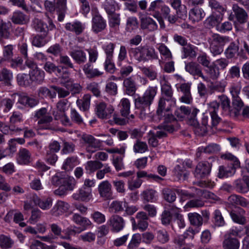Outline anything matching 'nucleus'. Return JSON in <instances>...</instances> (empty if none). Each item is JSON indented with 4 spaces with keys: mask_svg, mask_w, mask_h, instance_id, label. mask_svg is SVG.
<instances>
[{
    "mask_svg": "<svg viewBox=\"0 0 249 249\" xmlns=\"http://www.w3.org/2000/svg\"><path fill=\"white\" fill-rule=\"evenodd\" d=\"M171 9L165 4L163 0H155L151 1L147 9V14L152 15L157 20L161 19V16L167 18L171 24H174L177 21V17L171 15Z\"/></svg>",
    "mask_w": 249,
    "mask_h": 249,
    "instance_id": "1",
    "label": "nucleus"
},
{
    "mask_svg": "<svg viewBox=\"0 0 249 249\" xmlns=\"http://www.w3.org/2000/svg\"><path fill=\"white\" fill-rule=\"evenodd\" d=\"M24 105L27 107H33L38 103V101L30 98L24 93H15L11 95L10 98H5L0 102V107L11 109L15 102Z\"/></svg>",
    "mask_w": 249,
    "mask_h": 249,
    "instance_id": "2",
    "label": "nucleus"
},
{
    "mask_svg": "<svg viewBox=\"0 0 249 249\" xmlns=\"http://www.w3.org/2000/svg\"><path fill=\"white\" fill-rule=\"evenodd\" d=\"M129 52L132 53L135 59L138 62H146L158 59V54L154 48L151 46L145 45L131 48Z\"/></svg>",
    "mask_w": 249,
    "mask_h": 249,
    "instance_id": "3",
    "label": "nucleus"
},
{
    "mask_svg": "<svg viewBox=\"0 0 249 249\" xmlns=\"http://www.w3.org/2000/svg\"><path fill=\"white\" fill-rule=\"evenodd\" d=\"M210 52L213 56L220 54L223 51V47L230 42V38L218 34L212 33L208 38Z\"/></svg>",
    "mask_w": 249,
    "mask_h": 249,
    "instance_id": "4",
    "label": "nucleus"
},
{
    "mask_svg": "<svg viewBox=\"0 0 249 249\" xmlns=\"http://www.w3.org/2000/svg\"><path fill=\"white\" fill-rule=\"evenodd\" d=\"M156 87H149L142 97H138L135 100V105L137 109L149 108L155 95L157 94Z\"/></svg>",
    "mask_w": 249,
    "mask_h": 249,
    "instance_id": "5",
    "label": "nucleus"
},
{
    "mask_svg": "<svg viewBox=\"0 0 249 249\" xmlns=\"http://www.w3.org/2000/svg\"><path fill=\"white\" fill-rule=\"evenodd\" d=\"M48 25L41 19L35 18L33 20V26L34 29L38 32L42 33L45 36H47L49 31H52L55 28L52 20L48 17Z\"/></svg>",
    "mask_w": 249,
    "mask_h": 249,
    "instance_id": "6",
    "label": "nucleus"
},
{
    "mask_svg": "<svg viewBox=\"0 0 249 249\" xmlns=\"http://www.w3.org/2000/svg\"><path fill=\"white\" fill-rule=\"evenodd\" d=\"M160 82L161 86V91L162 94L166 97L169 98L170 99L167 100V101L170 102L171 104L170 107H167L166 109H170L171 107H175L176 101L175 99L172 98L173 94V91L170 84L166 79L165 75H161L160 77Z\"/></svg>",
    "mask_w": 249,
    "mask_h": 249,
    "instance_id": "7",
    "label": "nucleus"
},
{
    "mask_svg": "<svg viewBox=\"0 0 249 249\" xmlns=\"http://www.w3.org/2000/svg\"><path fill=\"white\" fill-rule=\"evenodd\" d=\"M199 110H176L175 114L179 120L185 119L191 125H196L198 122L196 115Z\"/></svg>",
    "mask_w": 249,
    "mask_h": 249,
    "instance_id": "8",
    "label": "nucleus"
},
{
    "mask_svg": "<svg viewBox=\"0 0 249 249\" xmlns=\"http://www.w3.org/2000/svg\"><path fill=\"white\" fill-rule=\"evenodd\" d=\"M212 164L208 161L199 162L196 166L194 174L197 179H202L207 177L210 174Z\"/></svg>",
    "mask_w": 249,
    "mask_h": 249,
    "instance_id": "9",
    "label": "nucleus"
},
{
    "mask_svg": "<svg viewBox=\"0 0 249 249\" xmlns=\"http://www.w3.org/2000/svg\"><path fill=\"white\" fill-rule=\"evenodd\" d=\"M31 201L34 205L38 206L42 210H48L52 206L53 199L51 197L40 198L36 194H33L30 196Z\"/></svg>",
    "mask_w": 249,
    "mask_h": 249,
    "instance_id": "10",
    "label": "nucleus"
},
{
    "mask_svg": "<svg viewBox=\"0 0 249 249\" xmlns=\"http://www.w3.org/2000/svg\"><path fill=\"white\" fill-rule=\"evenodd\" d=\"M47 110H38L36 113V117L39 119L38 124L39 128L42 129H51L50 123L53 120L51 113L47 112Z\"/></svg>",
    "mask_w": 249,
    "mask_h": 249,
    "instance_id": "11",
    "label": "nucleus"
},
{
    "mask_svg": "<svg viewBox=\"0 0 249 249\" xmlns=\"http://www.w3.org/2000/svg\"><path fill=\"white\" fill-rule=\"evenodd\" d=\"M82 140L84 142V146L88 152L94 153L100 146V141L90 135H83Z\"/></svg>",
    "mask_w": 249,
    "mask_h": 249,
    "instance_id": "12",
    "label": "nucleus"
},
{
    "mask_svg": "<svg viewBox=\"0 0 249 249\" xmlns=\"http://www.w3.org/2000/svg\"><path fill=\"white\" fill-rule=\"evenodd\" d=\"M232 10L234 14L236 22L240 24H244L248 21L249 15L247 12L237 4L232 5Z\"/></svg>",
    "mask_w": 249,
    "mask_h": 249,
    "instance_id": "13",
    "label": "nucleus"
},
{
    "mask_svg": "<svg viewBox=\"0 0 249 249\" xmlns=\"http://www.w3.org/2000/svg\"><path fill=\"white\" fill-rule=\"evenodd\" d=\"M178 90L181 92L183 95L179 98V101L187 104H191L193 98L191 93V84L189 83H183L178 88Z\"/></svg>",
    "mask_w": 249,
    "mask_h": 249,
    "instance_id": "14",
    "label": "nucleus"
},
{
    "mask_svg": "<svg viewBox=\"0 0 249 249\" xmlns=\"http://www.w3.org/2000/svg\"><path fill=\"white\" fill-rule=\"evenodd\" d=\"M111 184L107 180L102 181L98 186V191L101 197L105 200L110 199L112 196Z\"/></svg>",
    "mask_w": 249,
    "mask_h": 249,
    "instance_id": "15",
    "label": "nucleus"
},
{
    "mask_svg": "<svg viewBox=\"0 0 249 249\" xmlns=\"http://www.w3.org/2000/svg\"><path fill=\"white\" fill-rule=\"evenodd\" d=\"M170 3L171 6L176 10L177 19L178 18L184 19L187 16V10L186 6L182 4L181 0H170Z\"/></svg>",
    "mask_w": 249,
    "mask_h": 249,
    "instance_id": "16",
    "label": "nucleus"
},
{
    "mask_svg": "<svg viewBox=\"0 0 249 249\" xmlns=\"http://www.w3.org/2000/svg\"><path fill=\"white\" fill-rule=\"evenodd\" d=\"M185 69L192 75L201 77L207 81V78L203 75L201 67L198 63L193 61L188 62L185 64Z\"/></svg>",
    "mask_w": 249,
    "mask_h": 249,
    "instance_id": "17",
    "label": "nucleus"
},
{
    "mask_svg": "<svg viewBox=\"0 0 249 249\" xmlns=\"http://www.w3.org/2000/svg\"><path fill=\"white\" fill-rule=\"evenodd\" d=\"M234 187L239 193L245 194L249 191V176H244L242 178L234 180Z\"/></svg>",
    "mask_w": 249,
    "mask_h": 249,
    "instance_id": "18",
    "label": "nucleus"
},
{
    "mask_svg": "<svg viewBox=\"0 0 249 249\" xmlns=\"http://www.w3.org/2000/svg\"><path fill=\"white\" fill-rule=\"evenodd\" d=\"M170 111L171 110H157L156 114L153 116L152 119L155 122L163 120L165 123H171L175 121L176 118Z\"/></svg>",
    "mask_w": 249,
    "mask_h": 249,
    "instance_id": "19",
    "label": "nucleus"
},
{
    "mask_svg": "<svg viewBox=\"0 0 249 249\" xmlns=\"http://www.w3.org/2000/svg\"><path fill=\"white\" fill-rule=\"evenodd\" d=\"M109 224L113 232H118L123 229L125 221L123 218L118 215H112L109 220Z\"/></svg>",
    "mask_w": 249,
    "mask_h": 249,
    "instance_id": "20",
    "label": "nucleus"
},
{
    "mask_svg": "<svg viewBox=\"0 0 249 249\" xmlns=\"http://www.w3.org/2000/svg\"><path fill=\"white\" fill-rule=\"evenodd\" d=\"M71 220L75 224L80 226L78 227L84 231L92 225L91 222L88 218L83 217L77 213H74L72 214Z\"/></svg>",
    "mask_w": 249,
    "mask_h": 249,
    "instance_id": "21",
    "label": "nucleus"
},
{
    "mask_svg": "<svg viewBox=\"0 0 249 249\" xmlns=\"http://www.w3.org/2000/svg\"><path fill=\"white\" fill-rule=\"evenodd\" d=\"M245 211L241 207H235L230 212V215L232 221L239 224L245 223Z\"/></svg>",
    "mask_w": 249,
    "mask_h": 249,
    "instance_id": "22",
    "label": "nucleus"
},
{
    "mask_svg": "<svg viewBox=\"0 0 249 249\" xmlns=\"http://www.w3.org/2000/svg\"><path fill=\"white\" fill-rule=\"evenodd\" d=\"M70 208V205L66 202L58 200L51 209V213L54 216H59L67 213Z\"/></svg>",
    "mask_w": 249,
    "mask_h": 249,
    "instance_id": "23",
    "label": "nucleus"
},
{
    "mask_svg": "<svg viewBox=\"0 0 249 249\" xmlns=\"http://www.w3.org/2000/svg\"><path fill=\"white\" fill-rule=\"evenodd\" d=\"M219 101H213L210 102L209 107L212 109H218L219 107L222 109H228L230 107V100L225 95L218 96Z\"/></svg>",
    "mask_w": 249,
    "mask_h": 249,
    "instance_id": "24",
    "label": "nucleus"
},
{
    "mask_svg": "<svg viewBox=\"0 0 249 249\" xmlns=\"http://www.w3.org/2000/svg\"><path fill=\"white\" fill-rule=\"evenodd\" d=\"M220 149L219 145L215 143H211L205 147H199L196 150V157L200 159L202 153L213 154L218 152Z\"/></svg>",
    "mask_w": 249,
    "mask_h": 249,
    "instance_id": "25",
    "label": "nucleus"
},
{
    "mask_svg": "<svg viewBox=\"0 0 249 249\" xmlns=\"http://www.w3.org/2000/svg\"><path fill=\"white\" fill-rule=\"evenodd\" d=\"M223 249H239L240 242L234 237H230L229 235H225L222 242Z\"/></svg>",
    "mask_w": 249,
    "mask_h": 249,
    "instance_id": "26",
    "label": "nucleus"
},
{
    "mask_svg": "<svg viewBox=\"0 0 249 249\" xmlns=\"http://www.w3.org/2000/svg\"><path fill=\"white\" fill-rule=\"evenodd\" d=\"M17 160L19 164H28L31 162V153L26 148H20L18 152Z\"/></svg>",
    "mask_w": 249,
    "mask_h": 249,
    "instance_id": "27",
    "label": "nucleus"
},
{
    "mask_svg": "<svg viewBox=\"0 0 249 249\" xmlns=\"http://www.w3.org/2000/svg\"><path fill=\"white\" fill-rule=\"evenodd\" d=\"M106 27V21L99 15L94 16L92 20V30L98 33L104 30Z\"/></svg>",
    "mask_w": 249,
    "mask_h": 249,
    "instance_id": "28",
    "label": "nucleus"
},
{
    "mask_svg": "<svg viewBox=\"0 0 249 249\" xmlns=\"http://www.w3.org/2000/svg\"><path fill=\"white\" fill-rule=\"evenodd\" d=\"M82 70L87 78H93L99 77L103 74V72L99 71L97 69H94L91 63H87L82 67Z\"/></svg>",
    "mask_w": 249,
    "mask_h": 249,
    "instance_id": "29",
    "label": "nucleus"
},
{
    "mask_svg": "<svg viewBox=\"0 0 249 249\" xmlns=\"http://www.w3.org/2000/svg\"><path fill=\"white\" fill-rule=\"evenodd\" d=\"M141 27L142 29L154 31L157 29L158 25L151 18L147 17L141 18Z\"/></svg>",
    "mask_w": 249,
    "mask_h": 249,
    "instance_id": "30",
    "label": "nucleus"
},
{
    "mask_svg": "<svg viewBox=\"0 0 249 249\" xmlns=\"http://www.w3.org/2000/svg\"><path fill=\"white\" fill-rule=\"evenodd\" d=\"M91 196V189L82 187L78 193L73 194L72 197L76 200L82 201H89Z\"/></svg>",
    "mask_w": 249,
    "mask_h": 249,
    "instance_id": "31",
    "label": "nucleus"
},
{
    "mask_svg": "<svg viewBox=\"0 0 249 249\" xmlns=\"http://www.w3.org/2000/svg\"><path fill=\"white\" fill-rule=\"evenodd\" d=\"M13 23L16 24H26L29 21V17L20 11H17L13 13L11 18Z\"/></svg>",
    "mask_w": 249,
    "mask_h": 249,
    "instance_id": "32",
    "label": "nucleus"
},
{
    "mask_svg": "<svg viewBox=\"0 0 249 249\" xmlns=\"http://www.w3.org/2000/svg\"><path fill=\"white\" fill-rule=\"evenodd\" d=\"M124 92L130 96L135 94L137 89L134 80L131 77L125 78L123 82Z\"/></svg>",
    "mask_w": 249,
    "mask_h": 249,
    "instance_id": "33",
    "label": "nucleus"
},
{
    "mask_svg": "<svg viewBox=\"0 0 249 249\" xmlns=\"http://www.w3.org/2000/svg\"><path fill=\"white\" fill-rule=\"evenodd\" d=\"M189 174V172L185 170L183 165H177L173 170V176L178 181L186 179Z\"/></svg>",
    "mask_w": 249,
    "mask_h": 249,
    "instance_id": "34",
    "label": "nucleus"
},
{
    "mask_svg": "<svg viewBox=\"0 0 249 249\" xmlns=\"http://www.w3.org/2000/svg\"><path fill=\"white\" fill-rule=\"evenodd\" d=\"M65 28L67 31L72 32L76 35H79L83 33L85 27L84 24L81 22L75 21L66 23Z\"/></svg>",
    "mask_w": 249,
    "mask_h": 249,
    "instance_id": "35",
    "label": "nucleus"
},
{
    "mask_svg": "<svg viewBox=\"0 0 249 249\" xmlns=\"http://www.w3.org/2000/svg\"><path fill=\"white\" fill-rule=\"evenodd\" d=\"M70 54L79 65L84 64L87 61L86 53L82 50H74L70 52Z\"/></svg>",
    "mask_w": 249,
    "mask_h": 249,
    "instance_id": "36",
    "label": "nucleus"
},
{
    "mask_svg": "<svg viewBox=\"0 0 249 249\" xmlns=\"http://www.w3.org/2000/svg\"><path fill=\"white\" fill-rule=\"evenodd\" d=\"M205 15V14L203 9L198 7L193 8L189 12V18L193 22L200 21Z\"/></svg>",
    "mask_w": 249,
    "mask_h": 249,
    "instance_id": "37",
    "label": "nucleus"
},
{
    "mask_svg": "<svg viewBox=\"0 0 249 249\" xmlns=\"http://www.w3.org/2000/svg\"><path fill=\"white\" fill-rule=\"evenodd\" d=\"M197 47L189 44L182 48V58H186L187 57L195 58L196 56Z\"/></svg>",
    "mask_w": 249,
    "mask_h": 249,
    "instance_id": "38",
    "label": "nucleus"
},
{
    "mask_svg": "<svg viewBox=\"0 0 249 249\" xmlns=\"http://www.w3.org/2000/svg\"><path fill=\"white\" fill-rule=\"evenodd\" d=\"M142 198L146 202H154L158 199L157 192L153 189H147L141 194Z\"/></svg>",
    "mask_w": 249,
    "mask_h": 249,
    "instance_id": "39",
    "label": "nucleus"
},
{
    "mask_svg": "<svg viewBox=\"0 0 249 249\" xmlns=\"http://www.w3.org/2000/svg\"><path fill=\"white\" fill-rule=\"evenodd\" d=\"M56 9L58 14V19L62 21L65 17L67 9V0H56Z\"/></svg>",
    "mask_w": 249,
    "mask_h": 249,
    "instance_id": "40",
    "label": "nucleus"
},
{
    "mask_svg": "<svg viewBox=\"0 0 249 249\" xmlns=\"http://www.w3.org/2000/svg\"><path fill=\"white\" fill-rule=\"evenodd\" d=\"M103 167V164L99 160H90L88 161L85 165L86 170L91 174Z\"/></svg>",
    "mask_w": 249,
    "mask_h": 249,
    "instance_id": "41",
    "label": "nucleus"
},
{
    "mask_svg": "<svg viewBox=\"0 0 249 249\" xmlns=\"http://www.w3.org/2000/svg\"><path fill=\"white\" fill-rule=\"evenodd\" d=\"M239 46L234 42H231L225 51V55L227 59H231L238 55Z\"/></svg>",
    "mask_w": 249,
    "mask_h": 249,
    "instance_id": "42",
    "label": "nucleus"
},
{
    "mask_svg": "<svg viewBox=\"0 0 249 249\" xmlns=\"http://www.w3.org/2000/svg\"><path fill=\"white\" fill-rule=\"evenodd\" d=\"M188 218L192 225L199 227L203 224L202 216L196 213H189L188 214Z\"/></svg>",
    "mask_w": 249,
    "mask_h": 249,
    "instance_id": "43",
    "label": "nucleus"
},
{
    "mask_svg": "<svg viewBox=\"0 0 249 249\" xmlns=\"http://www.w3.org/2000/svg\"><path fill=\"white\" fill-rule=\"evenodd\" d=\"M157 128L159 130L156 132V134H155V135L159 139L166 137L167 136L166 132H172L174 130V128L171 125L160 124Z\"/></svg>",
    "mask_w": 249,
    "mask_h": 249,
    "instance_id": "44",
    "label": "nucleus"
},
{
    "mask_svg": "<svg viewBox=\"0 0 249 249\" xmlns=\"http://www.w3.org/2000/svg\"><path fill=\"white\" fill-rule=\"evenodd\" d=\"M14 47L12 45H4L2 49V58L0 60V64L3 61L10 60L13 56Z\"/></svg>",
    "mask_w": 249,
    "mask_h": 249,
    "instance_id": "45",
    "label": "nucleus"
},
{
    "mask_svg": "<svg viewBox=\"0 0 249 249\" xmlns=\"http://www.w3.org/2000/svg\"><path fill=\"white\" fill-rule=\"evenodd\" d=\"M78 164L77 158L75 157H69L64 161L62 169L66 171H71Z\"/></svg>",
    "mask_w": 249,
    "mask_h": 249,
    "instance_id": "46",
    "label": "nucleus"
},
{
    "mask_svg": "<svg viewBox=\"0 0 249 249\" xmlns=\"http://www.w3.org/2000/svg\"><path fill=\"white\" fill-rule=\"evenodd\" d=\"M29 75L32 81L41 82L44 79V72L37 68L35 69L31 70L29 72Z\"/></svg>",
    "mask_w": 249,
    "mask_h": 249,
    "instance_id": "47",
    "label": "nucleus"
},
{
    "mask_svg": "<svg viewBox=\"0 0 249 249\" xmlns=\"http://www.w3.org/2000/svg\"><path fill=\"white\" fill-rule=\"evenodd\" d=\"M236 167L233 166L230 168L229 167L225 168L223 166H220L219 167V172L218 177L219 178H228L232 176L235 172V168Z\"/></svg>",
    "mask_w": 249,
    "mask_h": 249,
    "instance_id": "48",
    "label": "nucleus"
},
{
    "mask_svg": "<svg viewBox=\"0 0 249 249\" xmlns=\"http://www.w3.org/2000/svg\"><path fill=\"white\" fill-rule=\"evenodd\" d=\"M125 205V201L115 200L111 202L109 208L115 213H121L124 211Z\"/></svg>",
    "mask_w": 249,
    "mask_h": 249,
    "instance_id": "49",
    "label": "nucleus"
},
{
    "mask_svg": "<svg viewBox=\"0 0 249 249\" xmlns=\"http://www.w3.org/2000/svg\"><path fill=\"white\" fill-rule=\"evenodd\" d=\"M164 199L169 203L174 202L176 199V190L165 188L162 190Z\"/></svg>",
    "mask_w": 249,
    "mask_h": 249,
    "instance_id": "50",
    "label": "nucleus"
},
{
    "mask_svg": "<svg viewBox=\"0 0 249 249\" xmlns=\"http://www.w3.org/2000/svg\"><path fill=\"white\" fill-rule=\"evenodd\" d=\"M242 88V83L241 81L234 82L231 83L229 88V91L232 97H237L238 96Z\"/></svg>",
    "mask_w": 249,
    "mask_h": 249,
    "instance_id": "51",
    "label": "nucleus"
},
{
    "mask_svg": "<svg viewBox=\"0 0 249 249\" xmlns=\"http://www.w3.org/2000/svg\"><path fill=\"white\" fill-rule=\"evenodd\" d=\"M38 95L42 98L47 97L53 98L56 96V92L53 91V90H50L46 87H42L38 90Z\"/></svg>",
    "mask_w": 249,
    "mask_h": 249,
    "instance_id": "52",
    "label": "nucleus"
},
{
    "mask_svg": "<svg viewBox=\"0 0 249 249\" xmlns=\"http://www.w3.org/2000/svg\"><path fill=\"white\" fill-rule=\"evenodd\" d=\"M148 150L145 142L137 140L133 145V151L135 153H143Z\"/></svg>",
    "mask_w": 249,
    "mask_h": 249,
    "instance_id": "53",
    "label": "nucleus"
},
{
    "mask_svg": "<svg viewBox=\"0 0 249 249\" xmlns=\"http://www.w3.org/2000/svg\"><path fill=\"white\" fill-rule=\"evenodd\" d=\"M43 34L42 35H36L32 39V43L33 46L37 47H41L44 46L48 42Z\"/></svg>",
    "mask_w": 249,
    "mask_h": 249,
    "instance_id": "54",
    "label": "nucleus"
},
{
    "mask_svg": "<svg viewBox=\"0 0 249 249\" xmlns=\"http://www.w3.org/2000/svg\"><path fill=\"white\" fill-rule=\"evenodd\" d=\"M138 27V21L135 17H130L127 18L126 23V30L131 32L137 29Z\"/></svg>",
    "mask_w": 249,
    "mask_h": 249,
    "instance_id": "55",
    "label": "nucleus"
},
{
    "mask_svg": "<svg viewBox=\"0 0 249 249\" xmlns=\"http://www.w3.org/2000/svg\"><path fill=\"white\" fill-rule=\"evenodd\" d=\"M141 242V234L135 233L132 235L131 239L128 244L127 249H136L139 246Z\"/></svg>",
    "mask_w": 249,
    "mask_h": 249,
    "instance_id": "56",
    "label": "nucleus"
},
{
    "mask_svg": "<svg viewBox=\"0 0 249 249\" xmlns=\"http://www.w3.org/2000/svg\"><path fill=\"white\" fill-rule=\"evenodd\" d=\"M43 69L46 72L49 73L57 72L60 74L61 73V69L60 67L56 66L53 63L50 61H47L45 63Z\"/></svg>",
    "mask_w": 249,
    "mask_h": 249,
    "instance_id": "57",
    "label": "nucleus"
},
{
    "mask_svg": "<svg viewBox=\"0 0 249 249\" xmlns=\"http://www.w3.org/2000/svg\"><path fill=\"white\" fill-rule=\"evenodd\" d=\"M12 78V73L7 69L4 68L0 71V81H2L5 84L9 85Z\"/></svg>",
    "mask_w": 249,
    "mask_h": 249,
    "instance_id": "58",
    "label": "nucleus"
},
{
    "mask_svg": "<svg viewBox=\"0 0 249 249\" xmlns=\"http://www.w3.org/2000/svg\"><path fill=\"white\" fill-rule=\"evenodd\" d=\"M142 73L151 80H154L157 78V72L152 68L142 67L140 68Z\"/></svg>",
    "mask_w": 249,
    "mask_h": 249,
    "instance_id": "59",
    "label": "nucleus"
},
{
    "mask_svg": "<svg viewBox=\"0 0 249 249\" xmlns=\"http://www.w3.org/2000/svg\"><path fill=\"white\" fill-rule=\"evenodd\" d=\"M14 244V241L9 236L0 235V246L2 249L11 248Z\"/></svg>",
    "mask_w": 249,
    "mask_h": 249,
    "instance_id": "60",
    "label": "nucleus"
},
{
    "mask_svg": "<svg viewBox=\"0 0 249 249\" xmlns=\"http://www.w3.org/2000/svg\"><path fill=\"white\" fill-rule=\"evenodd\" d=\"M10 32L8 26L3 20H0V40L2 39H7L9 37Z\"/></svg>",
    "mask_w": 249,
    "mask_h": 249,
    "instance_id": "61",
    "label": "nucleus"
},
{
    "mask_svg": "<svg viewBox=\"0 0 249 249\" xmlns=\"http://www.w3.org/2000/svg\"><path fill=\"white\" fill-rule=\"evenodd\" d=\"M222 21V18L220 15H212L206 19V23L211 27H219V24Z\"/></svg>",
    "mask_w": 249,
    "mask_h": 249,
    "instance_id": "62",
    "label": "nucleus"
},
{
    "mask_svg": "<svg viewBox=\"0 0 249 249\" xmlns=\"http://www.w3.org/2000/svg\"><path fill=\"white\" fill-rule=\"evenodd\" d=\"M157 239L161 244H165L169 240V235L166 231L160 230L157 231Z\"/></svg>",
    "mask_w": 249,
    "mask_h": 249,
    "instance_id": "63",
    "label": "nucleus"
},
{
    "mask_svg": "<svg viewBox=\"0 0 249 249\" xmlns=\"http://www.w3.org/2000/svg\"><path fill=\"white\" fill-rule=\"evenodd\" d=\"M116 2L115 0H106L104 7L108 15L112 14L115 10Z\"/></svg>",
    "mask_w": 249,
    "mask_h": 249,
    "instance_id": "64",
    "label": "nucleus"
}]
</instances>
